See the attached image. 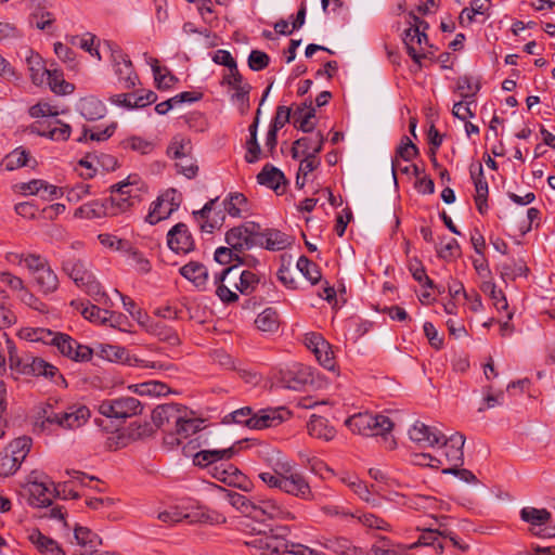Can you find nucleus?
<instances>
[{"label":"nucleus","instance_id":"obj_1","mask_svg":"<svg viewBox=\"0 0 555 555\" xmlns=\"http://www.w3.org/2000/svg\"><path fill=\"white\" fill-rule=\"evenodd\" d=\"M152 420L157 427L175 426V433L165 438L170 446L181 444L183 439L203 428V420L194 416L192 411L178 403L158 405L153 410Z\"/></svg>","mask_w":555,"mask_h":555},{"label":"nucleus","instance_id":"obj_2","mask_svg":"<svg viewBox=\"0 0 555 555\" xmlns=\"http://www.w3.org/2000/svg\"><path fill=\"white\" fill-rule=\"evenodd\" d=\"M258 477L271 489H279L282 492L309 501L313 494L306 477L295 470L291 462L276 463L275 467L269 472L259 473Z\"/></svg>","mask_w":555,"mask_h":555},{"label":"nucleus","instance_id":"obj_3","mask_svg":"<svg viewBox=\"0 0 555 555\" xmlns=\"http://www.w3.org/2000/svg\"><path fill=\"white\" fill-rule=\"evenodd\" d=\"M90 417L86 405H74L63 412H55L51 405L41 408L35 422V429L40 433L52 434L57 428L76 429L81 427Z\"/></svg>","mask_w":555,"mask_h":555},{"label":"nucleus","instance_id":"obj_4","mask_svg":"<svg viewBox=\"0 0 555 555\" xmlns=\"http://www.w3.org/2000/svg\"><path fill=\"white\" fill-rule=\"evenodd\" d=\"M345 424L351 431L359 435L380 436L387 450H393L397 447V441L391 436L393 423L386 415L369 412L358 413L348 417Z\"/></svg>","mask_w":555,"mask_h":555},{"label":"nucleus","instance_id":"obj_5","mask_svg":"<svg viewBox=\"0 0 555 555\" xmlns=\"http://www.w3.org/2000/svg\"><path fill=\"white\" fill-rule=\"evenodd\" d=\"M141 181L138 176H129L126 180L113 184L111 196L105 198L111 217H116L130 211L141 202Z\"/></svg>","mask_w":555,"mask_h":555},{"label":"nucleus","instance_id":"obj_6","mask_svg":"<svg viewBox=\"0 0 555 555\" xmlns=\"http://www.w3.org/2000/svg\"><path fill=\"white\" fill-rule=\"evenodd\" d=\"M289 530L287 527H275L269 531H259L253 534L245 545L251 555H284L289 554L291 544L286 537Z\"/></svg>","mask_w":555,"mask_h":555},{"label":"nucleus","instance_id":"obj_7","mask_svg":"<svg viewBox=\"0 0 555 555\" xmlns=\"http://www.w3.org/2000/svg\"><path fill=\"white\" fill-rule=\"evenodd\" d=\"M20 262H24L34 276L36 285L43 294L54 293L59 287V278L47 259L39 255H21Z\"/></svg>","mask_w":555,"mask_h":555},{"label":"nucleus","instance_id":"obj_8","mask_svg":"<svg viewBox=\"0 0 555 555\" xmlns=\"http://www.w3.org/2000/svg\"><path fill=\"white\" fill-rule=\"evenodd\" d=\"M33 446L30 437L22 436L12 440L0 452V477L14 475L28 455Z\"/></svg>","mask_w":555,"mask_h":555},{"label":"nucleus","instance_id":"obj_9","mask_svg":"<svg viewBox=\"0 0 555 555\" xmlns=\"http://www.w3.org/2000/svg\"><path fill=\"white\" fill-rule=\"evenodd\" d=\"M103 44L109 51L111 63L119 85L124 89L134 88L139 82V76L129 56L113 41L105 40Z\"/></svg>","mask_w":555,"mask_h":555},{"label":"nucleus","instance_id":"obj_10","mask_svg":"<svg viewBox=\"0 0 555 555\" xmlns=\"http://www.w3.org/2000/svg\"><path fill=\"white\" fill-rule=\"evenodd\" d=\"M143 406L141 402L133 397H119L106 399L100 402L98 411L105 417L126 420L141 414Z\"/></svg>","mask_w":555,"mask_h":555},{"label":"nucleus","instance_id":"obj_11","mask_svg":"<svg viewBox=\"0 0 555 555\" xmlns=\"http://www.w3.org/2000/svg\"><path fill=\"white\" fill-rule=\"evenodd\" d=\"M181 202V194L175 189H168L152 202L150 211L145 217V221L150 224H156L159 221L169 218L179 209Z\"/></svg>","mask_w":555,"mask_h":555},{"label":"nucleus","instance_id":"obj_12","mask_svg":"<svg viewBox=\"0 0 555 555\" xmlns=\"http://www.w3.org/2000/svg\"><path fill=\"white\" fill-rule=\"evenodd\" d=\"M227 210L219 203V198L208 201L202 209L192 212L193 218L198 223L202 232L212 233L216 229L222 227Z\"/></svg>","mask_w":555,"mask_h":555},{"label":"nucleus","instance_id":"obj_13","mask_svg":"<svg viewBox=\"0 0 555 555\" xmlns=\"http://www.w3.org/2000/svg\"><path fill=\"white\" fill-rule=\"evenodd\" d=\"M260 225L255 222H248L243 225L234 227L225 233V243L240 255L257 246V231Z\"/></svg>","mask_w":555,"mask_h":555},{"label":"nucleus","instance_id":"obj_14","mask_svg":"<svg viewBox=\"0 0 555 555\" xmlns=\"http://www.w3.org/2000/svg\"><path fill=\"white\" fill-rule=\"evenodd\" d=\"M52 346L55 347L62 356L77 362L91 360L93 353L92 349L88 346L80 345L72 336L60 332H56L55 341Z\"/></svg>","mask_w":555,"mask_h":555},{"label":"nucleus","instance_id":"obj_15","mask_svg":"<svg viewBox=\"0 0 555 555\" xmlns=\"http://www.w3.org/2000/svg\"><path fill=\"white\" fill-rule=\"evenodd\" d=\"M294 520L295 515L273 499H256L253 519L264 521L266 519Z\"/></svg>","mask_w":555,"mask_h":555},{"label":"nucleus","instance_id":"obj_16","mask_svg":"<svg viewBox=\"0 0 555 555\" xmlns=\"http://www.w3.org/2000/svg\"><path fill=\"white\" fill-rule=\"evenodd\" d=\"M167 245L176 254L186 255L195 249V241L189 227L179 222L167 233Z\"/></svg>","mask_w":555,"mask_h":555},{"label":"nucleus","instance_id":"obj_17","mask_svg":"<svg viewBox=\"0 0 555 555\" xmlns=\"http://www.w3.org/2000/svg\"><path fill=\"white\" fill-rule=\"evenodd\" d=\"M520 518L531 525V532L533 534L543 538L553 535L548 528H542L552 518V514L546 508L524 507L520 511Z\"/></svg>","mask_w":555,"mask_h":555},{"label":"nucleus","instance_id":"obj_18","mask_svg":"<svg viewBox=\"0 0 555 555\" xmlns=\"http://www.w3.org/2000/svg\"><path fill=\"white\" fill-rule=\"evenodd\" d=\"M465 443V437L455 433L450 437H447L443 434V439L440 444H438L443 450V455L446 457L449 467L453 466H462L464 463V452L463 447Z\"/></svg>","mask_w":555,"mask_h":555},{"label":"nucleus","instance_id":"obj_19","mask_svg":"<svg viewBox=\"0 0 555 555\" xmlns=\"http://www.w3.org/2000/svg\"><path fill=\"white\" fill-rule=\"evenodd\" d=\"M409 437L422 447H435L441 443L443 433L437 427L416 421L409 430Z\"/></svg>","mask_w":555,"mask_h":555},{"label":"nucleus","instance_id":"obj_20","mask_svg":"<svg viewBox=\"0 0 555 555\" xmlns=\"http://www.w3.org/2000/svg\"><path fill=\"white\" fill-rule=\"evenodd\" d=\"M50 486H53V483L37 480L30 481L28 483L30 505L36 507H44L51 505L52 499L55 495L59 496L60 492L55 487L51 489Z\"/></svg>","mask_w":555,"mask_h":555},{"label":"nucleus","instance_id":"obj_21","mask_svg":"<svg viewBox=\"0 0 555 555\" xmlns=\"http://www.w3.org/2000/svg\"><path fill=\"white\" fill-rule=\"evenodd\" d=\"M257 246L264 247L268 250H282L292 244L291 237L275 229H266L257 231Z\"/></svg>","mask_w":555,"mask_h":555},{"label":"nucleus","instance_id":"obj_22","mask_svg":"<svg viewBox=\"0 0 555 555\" xmlns=\"http://www.w3.org/2000/svg\"><path fill=\"white\" fill-rule=\"evenodd\" d=\"M325 138L321 131L312 132L309 137L297 139L292 146L291 154L294 159H298L300 154H319L324 144Z\"/></svg>","mask_w":555,"mask_h":555},{"label":"nucleus","instance_id":"obj_23","mask_svg":"<svg viewBox=\"0 0 555 555\" xmlns=\"http://www.w3.org/2000/svg\"><path fill=\"white\" fill-rule=\"evenodd\" d=\"M63 271L74 281L76 286H80L85 281L91 279L93 274L87 267L86 262L75 257H68L62 262Z\"/></svg>","mask_w":555,"mask_h":555},{"label":"nucleus","instance_id":"obj_24","mask_svg":"<svg viewBox=\"0 0 555 555\" xmlns=\"http://www.w3.org/2000/svg\"><path fill=\"white\" fill-rule=\"evenodd\" d=\"M235 453L234 447L220 450H201L193 456V463L199 467L210 468L222 460H230Z\"/></svg>","mask_w":555,"mask_h":555},{"label":"nucleus","instance_id":"obj_25","mask_svg":"<svg viewBox=\"0 0 555 555\" xmlns=\"http://www.w3.org/2000/svg\"><path fill=\"white\" fill-rule=\"evenodd\" d=\"M76 108L80 115L89 121L99 120L106 114L104 103L92 95L80 99Z\"/></svg>","mask_w":555,"mask_h":555},{"label":"nucleus","instance_id":"obj_26","mask_svg":"<svg viewBox=\"0 0 555 555\" xmlns=\"http://www.w3.org/2000/svg\"><path fill=\"white\" fill-rule=\"evenodd\" d=\"M180 274L193 283L198 289H205L208 282V270L198 261H190L179 269Z\"/></svg>","mask_w":555,"mask_h":555},{"label":"nucleus","instance_id":"obj_27","mask_svg":"<svg viewBox=\"0 0 555 555\" xmlns=\"http://www.w3.org/2000/svg\"><path fill=\"white\" fill-rule=\"evenodd\" d=\"M408 544L398 543L386 535H377L371 545L367 555H399L403 551H410Z\"/></svg>","mask_w":555,"mask_h":555},{"label":"nucleus","instance_id":"obj_28","mask_svg":"<svg viewBox=\"0 0 555 555\" xmlns=\"http://www.w3.org/2000/svg\"><path fill=\"white\" fill-rule=\"evenodd\" d=\"M237 270V264H233L223 269L220 273L215 274L214 282L216 285V294L224 304H231L238 300V295L232 292L224 281Z\"/></svg>","mask_w":555,"mask_h":555},{"label":"nucleus","instance_id":"obj_29","mask_svg":"<svg viewBox=\"0 0 555 555\" xmlns=\"http://www.w3.org/2000/svg\"><path fill=\"white\" fill-rule=\"evenodd\" d=\"M315 116V109L311 101H305L293 112L294 126L302 132L312 133L314 124L311 119Z\"/></svg>","mask_w":555,"mask_h":555},{"label":"nucleus","instance_id":"obj_30","mask_svg":"<svg viewBox=\"0 0 555 555\" xmlns=\"http://www.w3.org/2000/svg\"><path fill=\"white\" fill-rule=\"evenodd\" d=\"M257 181L261 185H266L279 194L281 185H286L287 181L284 173L271 164L263 166L261 171L257 175Z\"/></svg>","mask_w":555,"mask_h":555},{"label":"nucleus","instance_id":"obj_31","mask_svg":"<svg viewBox=\"0 0 555 555\" xmlns=\"http://www.w3.org/2000/svg\"><path fill=\"white\" fill-rule=\"evenodd\" d=\"M307 430L311 437L325 441H330L336 436V430L330 425L328 420L315 414L311 415L307 423Z\"/></svg>","mask_w":555,"mask_h":555},{"label":"nucleus","instance_id":"obj_32","mask_svg":"<svg viewBox=\"0 0 555 555\" xmlns=\"http://www.w3.org/2000/svg\"><path fill=\"white\" fill-rule=\"evenodd\" d=\"M285 409H261L255 412L254 429L275 427L284 421Z\"/></svg>","mask_w":555,"mask_h":555},{"label":"nucleus","instance_id":"obj_33","mask_svg":"<svg viewBox=\"0 0 555 555\" xmlns=\"http://www.w3.org/2000/svg\"><path fill=\"white\" fill-rule=\"evenodd\" d=\"M109 210L107 209L106 201L104 199H94L88 202L81 206H79L74 216L77 218L85 219H100L103 217H111Z\"/></svg>","mask_w":555,"mask_h":555},{"label":"nucleus","instance_id":"obj_34","mask_svg":"<svg viewBox=\"0 0 555 555\" xmlns=\"http://www.w3.org/2000/svg\"><path fill=\"white\" fill-rule=\"evenodd\" d=\"M74 535L79 545L86 548V555H93L98 546L102 544L101 538L87 527L75 526Z\"/></svg>","mask_w":555,"mask_h":555},{"label":"nucleus","instance_id":"obj_35","mask_svg":"<svg viewBox=\"0 0 555 555\" xmlns=\"http://www.w3.org/2000/svg\"><path fill=\"white\" fill-rule=\"evenodd\" d=\"M321 545L336 555H358V548L344 537L323 538Z\"/></svg>","mask_w":555,"mask_h":555},{"label":"nucleus","instance_id":"obj_36","mask_svg":"<svg viewBox=\"0 0 555 555\" xmlns=\"http://www.w3.org/2000/svg\"><path fill=\"white\" fill-rule=\"evenodd\" d=\"M450 534V530H438V529H425L421 533L418 540L412 544H408V546H411V550L417 547V546H434L435 548L439 550L440 552L443 551V545L439 541V538L446 539Z\"/></svg>","mask_w":555,"mask_h":555},{"label":"nucleus","instance_id":"obj_37","mask_svg":"<svg viewBox=\"0 0 555 555\" xmlns=\"http://www.w3.org/2000/svg\"><path fill=\"white\" fill-rule=\"evenodd\" d=\"M417 155V146L409 139V137L403 135L400 145L396 150V157L391 160V171L395 181H397L398 158L410 162Z\"/></svg>","mask_w":555,"mask_h":555},{"label":"nucleus","instance_id":"obj_38","mask_svg":"<svg viewBox=\"0 0 555 555\" xmlns=\"http://www.w3.org/2000/svg\"><path fill=\"white\" fill-rule=\"evenodd\" d=\"M232 275L238 279L233 285L243 295L253 294L260 283V276L251 270H243L241 272L236 270Z\"/></svg>","mask_w":555,"mask_h":555},{"label":"nucleus","instance_id":"obj_39","mask_svg":"<svg viewBox=\"0 0 555 555\" xmlns=\"http://www.w3.org/2000/svg\"><path fill=\"white\" fill-rule=\"evenodd\" d=\"M98 356L109 362L128 363L132 365V359L125 347L115 345H100L96 351Z\"/></svg>","mask_w":555,"mask_h":555},{"label":"nucleus","instance_id":"obj_40","mask_svg":"<svg viewBox=\"0 0 555 555\" xmlns=\"http://www.w3.org/2000/svg\"><path fill=\"white\" fill-rule=\"evenodd\" d=\"M192 142L189 138L183 137L181 134L175 135L168 147H167V155L173 159H181L192 156Z\"/></svg>","mask_w":555,"mask_h":555},{"label":"nucleus","instance_id":"obj_41","mask_svg":"<svg viewBox=\"0 0 555 555\" xmlns=\"http://www.w3.org/2000/svg\"><path fill=\"white\" fill-rule=\"evenodd\" d=\"M56 332L43 327H24L20 331V337L31 343H42L52 346Z\"/></svg>","mask_w":555,"mask_h":555},{"label":"nucleus","instance_id":"obj_42","mask_svg":"<svg viewBox=\"0 0 555 555\" xmlns=\"http://www.w3.org/2000/svg\"><path fill=\"white\" fill-rule=\"evenodd\" d=\"M29 539L41 553L47 555H66L55 540L42 534L39 530L31 532Z\"/></svg>","mask_w":555,"mask_h":555},{"label":"nucleus","instance_id":"obj_43","mask_svg":"<svg viewBox=\"0 0 555 555\" xmlns=\"http://www.w3.org/2000/svg\"><path fill=\"white\" fill-rule=\"evenodd\" d=\"M255 324L263 333H275L280 327V315L274 308H266L257 315Z\"/></svg>","mask_w":555,"mask_h":555},{"label":"nucleus","instance_id":"obj_44","mask_svg":"<svg viewBox=\"0 0 555 555\" xmlns=\"http://www.w3.org/2000/svg\"><path fill=\"white\" fill-rule=\"evenodd\" d=\"M223 483L244 491H248L250 489V481L237 467L228 462H223Z\"/></svg>","mask_w":555,"mask_h":555},{"label":"nucleus","instance_id":"obj_45","mask_svg":"<svg viewBox=\"0 0 555 555\" xmlns=\"http://www.w3.org/2000/svg\"><path fill=\"white\" fill-rule=\"evenodd\" d=\"M46 80L50 90L57 95H68L75 90V86L64 79L62 70L50 69Z\"/></svg>","mask_w":555,"mask_h":555},{"label":"nucleus","instance_id":"obj_46","mask_svg":"<svg viewBox=\"0 0 555 555\" xmlns=\"http://www.w3.org/2000/svg\"><path fill=\"white\" fill-rule=\"evenodd\" d=\"M70 305L80 311L81 315L86 320L96 324H106L108 310H104L95 305H90L89 302L85 304L82 301H72Z\"/></svg>","mask_w":555,"mask_h":555},{"label":"nucleus","instance_id":"obj_47","mask_svg":"<svg viewBox=\"0 0 555 555\" xmlns=\"http://www.w3.org/2000/svg\"><path fill=\"white\" fill-rule=\"evenodd\" d=\"M26 61L33 83L41 86L46 81L50 69L46 68L42 57L37 53L31 52Z\"/></svg>","mask_w":555,"mask_h":555},{"label":"nucleus","instance_id":"obj_48","mask_svg":"<svg viewBox=\"0 0 555 555\" xmlns=\"http://www.w3.org/2000/svg\"><path fill=\"white\" fill-rule=\"evenodd\" d=\"M247 198L243 193H230L229 196L222 202V206L232 217H241L243 212L247 211Z\"/></svg>","mask_w":555,"mask_h":555},{"label":"nucleus","instance_id":"obj_49","mask_svg":"<svg viewBox=\"0 0 555 555\" xmlns=\"http://www.w3.org/2000/svg\"><path fill=\"white\" fill-rule=\"evenodd\" d=\"M258 118H255L248 128L249 139L246 142L247 152L245 160L248 164H255L260 159L261 149L257 140Z\"/></svg>","mask_w":555,"mask_h":555},{"label":"nucleus","instance_id":"obj_50","mask_svg":"<svg viewBox=\"0 0 555 555\" xmlns=\"http://www.w3.org/2000/svg\"><path fill=\"white\" fill-rule=\"evenodd\" d=\"M255 412L250 406H244L227 414L222 422L224 424H238L254 429Z\"/></svg>","mask_w":555,"mask_h":555},{"label":"nucleus","instance_id":"obj_51","mask_svg":"<svg viewBox=\"0 0 555 555\" xmlns=\"http://www.w3.org/2000/svg\"><path fill=\"white\" fill-rule=\"evenodd\" d=\"M227 498L229 503L235 507L237 511H240L242 514L246 515L247 517L253 518L256 499H249L244 494H241L235 491H229L227 493Z\"/></svg>","mask_w":555,"mask_h":555},{"label":"nucleus","instance_id":"obj_52","mask_svg":"<svg viewBox=\"0 0 555 555\" xmlns=\"http://www.w3.org/2000/svg\"><path fill=\"white\" fill-rule=\"evenodd\" d=\"M150 64L154 74L157 89H169L178 81V78L166 67L164 68L165 74L162 73L163 68L159 66L157 59H151Z\"/></svg>","mask_w":555,"mask_h":555},{"label":"nucleus","instance_id":"obj_53","mask_svg":"<svg viewBox=\"0 0 555 555\" xmlns=\"http://www.w3.org/2000/svg\"><path fill=\"white\" fill-rule=\"evenodd\" d=\"M59 370L56 366L48 363L41 358L31 357L30 364L26 370L25 375L46 376L53 378L57 375Z\"/></svg>","mask_w":555,"mask_h":555},{"label":"nucleus","instance_id":"obj_54","mask_svg":"<svg viewBox=\"0 0 555 555\" xmlns=\"http://www.w3.org/2000/svg\"><path fill=\"white\" fill-rule=\"evenodd\" d=\"M132 388V386L130 387ZM134 391L140 396L159 397L167 395L170 390L169 387L156 380L145 382L142 384L133 385Z\"/></svg>","mask_w":555,"mask_h":555},{"label":"nucleus","instance_id":"obj_55","mask_svg":"<svg viewBox=\"0 0 555 555\" xmlns=\"http://www.w3.org/2000/svg\"><path fill=\"white\" fill-rule=\"evenodd\" d=\"M297 269L302 273V275L311 282V284H317L321 278V271L317 263L312 262L308 257L300 256L297 260Z\"/></svg>","mask_w":555,"mask_h":555},{"label":"nucleus","instance_id":"obj_56","mask_svg":"<svg viewBox=\"0 0 555 555\" xmlns=\"http://www.w3.org/2000/svg\"><path fill=\"white\" fill-rule=\"evenodd\" d=\"M54 22L53 13L41 7H38L29 16L30 25L40 30L49 29Z\"/></svg>","mask_w":555,"mask_h":555},{"label":"nucleus","instance_id":"obj_57","mask_svg":"<svg viewBox=\"0 0 555 555\" xmlns=\"http://www.w3.org/2000/svg\"><path fill=\"white\" fill-rule=\"evenodd\" d=\"M410 27L404 30L403 36V43L406 48L408 54L411 56V59L414 61L415 64H417L420 67L422 66V60L426 57L425 53H421L416 48V37L413 36L412 31V24L413 21L410 20Z\"/></svg>","mask_w":555,"mask_h":555},{"label":"nucleus","instance_id":"obj_58","mask_svg":"<svg viewBox=\"0 0 555 555\" xmlns=\"http://www.w3.org/2000/svg\"><path fill=\"white\" fill-rule=\"evenodd\" d=\"M79 288H81L86 294L92 297V299L96 302L105 305L108 300V296L102 289L100 282L95 279L93 274L91 275V279L85 281L83 284L79 286Z\"/></svg>","mask_w":555,"mask_h":555},{"label":"nucleus","instance_id":"obj_59","mask_svg":"<svg viewBox=\"0 0 555 555\" xmlns=\"http://www.w3.org/2000/svg\"><path fill=\"white\" fill-rule=\"evenodd\" d=\"M481 291L486 294H489L498 311L507 310V299L504 293L501 289H498L493 282H483L481 285Z\"/></svg>","mask_w":555,"mask_h":555},{"label":"nucleus","instance_id":"obj_60","mask_svg":"<svg viewBox=\"0 0 555 555\" xmlns=\"http://www.w3.org/2000/svg\"><path fill=\"white\" fill-rule=\"evenodd\" d=\"M358 520L366 528L389 532L391 525L384 518L372 513H363L358 516Z\"/></svg>","mask_w":555,"mask_h":555},{"label":"nucleus","instance_id":"obj_61","mask_svg":"<svg viewBox=\"0 0 555 555\" xmlns=\"http://www.w3.org/2000/svg\"><path fill=\"white\" fill-rule=\"evenodd\" d=\"M409 270L415 281H417L423 287L434 288V281L427 275L425 267L417 260H411L409 263Z\"/></svg>","mask_w":555,"mask_h":555},{"label":"nucleus","instance_id":"obj_62","mask_svg":"<svg viewBox=\"0 0 555 555\" xmlns=\"http://www.w3.org/2000/svg\"><path fill=\"white\" fill-rule=\"evenodd\" d=\"M124 254L134 263L138 272L145 274L151 271L152 264L150 260H147L144 255L134 248L131 244H129Z\"/></svg>","mask_w":555,"mask_h":555},{"label":"nucleus","instance_id":"obj_63","mask_svg":"<svg viewBox=\"0 0 555 555\" xmlns=\"http://www.w3.org/2000/svg\"><path fill=\"white\" fill-rule=\"evenodd\" d=\"M30 354L25 353L23 356H18L17 351L14 347L9 348V363L11 370L16 371L20 374H26V370L28 369V365L30 364L31 360Z\"/></svg>","mask_w":555,"mask_h":555},{"label":"nucleus","instance_id":"obj_64","mask_svg":"<svg viewBox=\"0 0 555 555\" xmlns=\"http://www.w3.org/2000/svg\"><path fill=\"white\" fill-rule=\"evenodd\" d=\"M29 154L22 149H15L4 158L7 170H14L27 165Z\"/></svg>","mask_w":555,"mask_h":555}]
</instances>
